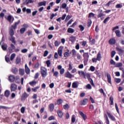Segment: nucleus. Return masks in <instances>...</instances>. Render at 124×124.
<instances>
[{"mask_svg": "<svg viewBox=\"0 0 124 124\" xmlns=\"http://www.w3.org/2000/svg\"><path fill=\"white\" fill-rule=\"evenodd\" d=\"M92 25V20H89L88 22V27H91Z\"/></svg>", "mask_w": 124, "mask_h": 124, "instance_id": "63", "label": "nucleus"}, {"mask_svg": "<svg viewBox=\"0 0 124 124\" xmlns=\"http://www.w3.org/2000/svg\"><path fill=\"white\" fill-rule=\"evenodd\" d=\"M109 20H110V17H107L104 20V24H106V23H107V22H108L109 21Z\"/></svg>", "mask_w": 124, "mask_h": 124, "instance_id": "51", "label": "nucleus"}, {"mask_svg": "<svg viewBox=\"0 0 124 124\" xmlns=\"http://www.w3.org/2000/svg\"><path fill=\"white\" fill-rule=\"evenodd\" d=\"M63 108L65 110H68L69 109V105L66 104L63 106Z\"/></svg>", "mask_w": 124, "mask_h": 124, "instance_id": "41", "label": "nucleus"}, {"mask_svg": "<svg viewBox=\"0 0 124 124\" xmlns=\"http://www.w3.org/2000/svg\"><path fill=\"white\" fill-rule=\"evenodd\" d=\"M117 51H118V52H119L120 54H123V53H124V50H123V49H122V48H120V47H117L116 48Z\"/></svg>", "mask_w": 124, "mask_h": 124, "instance_id": "36", "label": "nucleus"}, {"mask_svg": "<svg viewBox=\"0 0 124 124\" xmlns=\"http://www.w3.org/2000/svg\"><path fill=\"white\" fill-rule=\"evenodd\" d=\"M67 5L66 3H63L62 8H65L66 12L67 13L68 12V7H67Z\"/></svg>", "mask_w": 124, "mask_h": 124, "instance_id": "19", "label": "nucleus"}, {"mask_svg": "<svg viewBox=\"0 0 124 124\" xmlns=\"http://www.w3.org/2000/svg\"><path fill=\"white\" fill-rule=\"evenodd\" d=\"M75 118H76V117L75 116V115H73L72 116V123H75Z\"/></svg>", "mask_w": 124, "mask_h": 124, "instance_id": "49", "label": "nucleus"}, {"mask_svg": "<svg viewBox=\"0 0 124 124\" xmlns=\"http://www.w3.org/2000/svg\"><path fill=\"white\" fill-rule=\"evenodd\" d=\"M115 81L116 83H120V82L122 81V79H121V78H115Z\"/></svg>", "mask_w": 124, "mask_h": 124, "instance_id": "55", "label": "nucleus"}, {"mask_svg": "<svg viewBox=\"0 0 124 124\" xmlns=\"http://www.w3.org/2000/svg\"><path fill=\"white\" fill-rule=\"evenodd\" d=\"M74 31H75L74 29L72 28H68L67 30V32H69V33H73Z\"/></svg>", "mask_w": 124, "mask_h": 124, "instance_id": "24", "label": "nucleus"}, {"mask_svg": "<svg viewBox=\"0 0 124 124\" xmlns=\"http://www.w3.org/2000/svg\"><path fill=\"white\" fill-rule=\"evenodd\" d=\"M39 66H40V65L39 64V62H36L34 65V68H36L37 69H38L39 68Z\"/></svg>", "mask_w": 124, "mask_h": 124, "instance_id": "27", "label": "nucleus"}, {"mask_svg": "<svg viewBox=\"0 0 124 124\" xmlns=\"http://www.w3.org/2000/svg\"><path fill=\"white\" fill-rule=\"evenodd\" d=\"M25 31H26V28H21L20 30V32L21 34H23Z\"/></svg>", "mask_w": 124, "mask_h": 124, "instance_id": "31", "label": "nucleus"}, {"mask_svg": "<svg viewBox=\"0 0 124 124\" xmlns=\"http://www.w3.org/2000/svg\"><path fill=\"white\" fill-rule=\"evenodd\" d=\"M48 54V52L47 50H46L44 54V57H47V55Z\"/></svg>", "mask_w": 124, "mask_h": 124, "instance_id": "64", "label": "nucleus"}, {"mask_svg": "<svg viewBox=\"0 0 124 124\" xmlns=\"http://www.w3.org/2000/svg\"><path fill=\"white\" fill-rule=\"evenodd\" d=\"M46 63L47 64V67H49L50 65L51 64V62L49 60H48V61H46Z\"/></svg>", "mask_w": 124, "mask_h": 124, "instance_id": "57", "label": "nucleus"}, {"mask_svg": "<svg viewBox=\"0 0 124 124\" xmlns=\"http://www.w3.org/2000/svg\"><path fill=\"white\" fill-rule=\"evenodd\" d=\"M58 55L62 57V46H60L58 48Z\"/></svg>", "mask_w": 124, "mask_h": 124, "instance_id": "11", "label": "nucleus"}, {"mask_svg": "<svg viewBox=\"0 0 124 124\" xmlns=\"http://www.w3.org/2000/svg\"><path fill=\"white\" fill-rule=\"evenodd\" d=\"M48 107L50 112H53V111H54V104H49Z\"/></svg>", "mask_w": 124, "mask_h": 124, "instance_id": "13", "label": "nucleus"}, {"mask_svg": "<svg viewBox=\"0 0 124 124\" xmlns=\"http://www.w3.org/2000/svg\"><path fill=\"white\" fill-rule=\"evenodd\" d=\"M25 72L26 74H30L31 73V70H30V68H29V67H28V65L27 64H25Z\"/></svg>", "mask_w": 124, "mask_h": 124, "instance_id": "10", "label": "nucleus"}, {"mask_svg": "<svg viewBox=\"0 0 124 124\" xmlns=\"http://www.w3.org/2000/svg\"><path fill=\"white\" fill-rule=\"evenodd\" d=\"M19 74L20 75H21L22 76H23V75H24V74H25V70H24L23 69H19Z\"/></svg>", "mask_w": 124, "mask_h": 124, "instance_id": "25", "label": "nucleus"}, {"mask_svg": "<svg viewBox=\"0 0 124 124\" xmlns=\"http://www.w3.org/2000/svg\"><path fill=\"white\" fill-rule=\"evenodd\" d=\"M115 7L116 8H122V7H123V5L121 4H118L116 5Z\"/></svg>", "mask_w": 124, "mask_h": 124, "instance_id": "47", "label": "nucleus"}, {"mask_svg": "<svg viewBox=\"0 0 124 124\" xmlns=\"http://www.w3.org/2000/svg\"><path fill=\"white\" fill-rule=\"evenodd\" d=\"M65 77L71 79L72 77H74V76L72 75V74H71L69 72H67L65 74Z\"/></svg>", "mask_w": 124, "mask_h": 124, "instance_id": "5", "label": "nucleus"}, {"mask_svg": "<svg viewBox=\"0 0 124 124\" xmlns=\"http://www.w3.org/2000/svg\"><path fill=\"white\" fill-rule=\"evenodd\" d=\"M62 65H60L58 66V69L60 70L61 74H62Z\"/></svg>", "mask_w": 124, "mask_h": 124, "instance_id": "40", "label": "nucleus"}, {"mask_svg": "<svg viewBox=\"0 0 124 124\" xmlns=\"http://www.w3.org/2000/svg\"><path fill=\"white\" fill-rule=\"evenodd\" d=\"M9 39L10 41H11V42H12L14 44H16V41H15V38L14 36H11V37L9 38Z\"/></svg>", "mask_w": 124, "mask_h": 124, "instance_id": "8", "label": "nucleus"}, {"mask_svg": "<svg viewBox=\"0 0 124 124\" xmlns=\"http://www.w3.org/2000/svg\"><path fill=\"white\" fill-rule=\"evenodd\" d=\"M110 62V64H112L113 65H116V62H115L114 60H111Z\"/></svg>", "mask_w": 124, "mask_h": 124, "instance_id": "54", "label": "nucleus"}, {"mask_svg": "<svg viewBox=\"0 0 124 124\" xmlns=\"http://www.w3.org/2000/svg\"><path fill=\"white\" fill-rule=\"evenodd\" d=\"M69 56V52H66L64 53V56L65 58H67Z\"/></svg>", "mask_w": 124, "mask_h": 124, "instance_id": "53", "label": "nucleus"}, {"mask_svg": "<svg viewBox=\"0 0 124 124\" xmlns=\"http://www.w3.org/2000/svg\"><path fill=\"white\" fill-rule=\"evenodd\" d=\"M10 94V92H9V91L6 90L5 92L4 95L5 96H6V97H8Z\"/></svg>", "mask_w": 124, "mask_h": 124, "instance_id": "23", "label": "nucleus"}, {"mask_svg": "<svg viewBox=\"0 0 124 124\" xmlns=\"http://www.w3.org/2000/svg\"><path fill=\"white\" fill-rule=\"evenodd\" d=\"M27 52H28V49L27 48H24L21 50V52L25 53H27Z\"/></svg>", "mask_w": 124, "mask_h": 124, "instance_id": "60", "label": "nucleus"}, {"mask_svg": "<svg viewBox=\"0 0 124 124\" xmlns=\"http://www.w3.org/2000/svg\"><path fill=\"white\" fill-rule=\"evenodd\" d=\"M53 120H55V117L54 116H51L48 118V121H52Z\"/></svg>", "mask_w": 124, "mask_h": 124, "instance_id": "59", "label": "nucleus"}, {"mask_svg": "<svg viewBox=\"0 0 124 124\" xmlns=\"http://www.w3.org/2000/svg\"><path fill=\"white\" fill-rule=\"evenodd\" d=\"M92 17H94V14H93V13H90L89 14L88 18H92Z\"/></svg>", "mask_w": 124, "mask_h": 124, "instance_id": "45", "label": "nucleus"}, {"mask_svg": "<svg viewBox=\"0 0 124 124\" xmlns=\"http://www.w3.org/2000/svg\"><path fill=\"white\" fill-rule=\"evenodd\" d=\"M15 57H16V54L15 53L12 54L10 57V61H13V60H14V59L15 58Z\"/></svg>", "mask_w": 124, "mask_h": 124, "instance_id": "26", "label": "nucleus"}, {"mask_svg": "<svg viewBox=\"0 0 124 124\" xmlns=\"http://www.w3.org/2000/svg\"><path fill=\"white\" fill-rule=\"evenodd\" d=\"M115 67H122V66H123V63H122L121 62H118V63L115 64Z\"/></svg>", "mask_w": 124, "mask_h": 124, "instance_id": "29", "label": "nucleus"}, {"mask_svg": "<svg viewBox=\"0 0 124 124\" xmlns=\"http://www.w3.org/2000/svg\"><path fill=\"white\" fill-rule=\"evenodd\" d=\"M83 57L85 60L86 61H89V58H90V55H89V53L84 52L83 54Z\"/></svg>", "mask_w": 124, "mask_h": 124, "instance_id": "6", "label": "nucleus"}, {"mask_svg": "<svg viewBox=\"0 0 124 124\" xmlns=\"http://www.w3.org/2000/svg\"><path fill=\"white\" fill-rule=\"evenodd\" d=\"M107 78H108V81L109 84H111V75H110V74L108 73L107 74Z\"/></svg>", "mask_w": 124, "mask_h": 124, "instance_id": "18", "label": "nucleus"}, {"mask_svg": "<svg viewBox=\"0 0 124 124\" xmlns=\"http://www.w3.org/2000/svg\"><path fill=\"white\" fill-rule=\"evenodd\" d=\"M58 75H59V72L58 71L54 72L53 74V76H54V77H58Z\"/></svg>", "mask_w": 124, "mask_h": 124, "instance_id": "52", "label": "nucleus"}, {"mask_svg": "<svg viewBox=\"0 0 124 124\" xmlns=\"http://www.w3.org/2000/svg\"><path fill=\"white\" fill-rule=\"evenodd\" d=\"M79 84V82L78 81H75L73 83L72 87L74 89H76L78 88V84Z\"/></svg>", "mask_w": 124, "mask_h": 124, "instance_id": "9", "label": "nucleus"}, {"mask_svg": "<svg viewBox=\"0 0 124 124\" xmlns=\"http://www.w3.org/2000/svg\"><path fill=\"white\" fill-rule=\"evenodd\" d=\"M1 48L3 51H6L7 50V45L6 44L2 45Z\"/></svg>", "mask_w": 124, "mask_h": 124, "instance_id": "15", "label": "nucleus"}, {"mask_svg": "<svg viewBox=\"0 0 124 124\" xmlns=\"http://www.w3.org/2000/svg\"><path fill=\"white\" fill-rule=\"evenodd\" d=\"M0 109H8V107L3 106H0Z\"/></svg>", "mask_w": 124, "mask_h": 124, "instance_id": "61", "label": "nucleus"}, {"mask_svg": "<svg viewBox=\"0 0 124 124\" xmlns=\"http://www.w3.org/2000/svg\"><path fill=\"white\" fill-rule=\"evenodd\" d=\"M29 96V94L27 93H24L22 96V97H23L24 98H27Z\"/></svg>", "mask_w": 124, "mask_h": 124, "instance_id": "39", "label": "nucleus"}, {"mask_svg": "<svg viewBox=\"0 0 124 124\" xmlns=\"http://www.w3.org/2000/svg\"><path fill=\"white\" fill-rule=\"evenodd\" d=\"M62 100L61 99H58L57 101V104H58V105L62 104Z\"/></svg>", "mask_w": 124, "mask_h": 124, "instance_id": "48", "label": "nucleus"}, {"mask_svg": "<svg viewBox=\"0 0 124 124\" xmlns=\"http://www.w3.org/2000/svg\"><path fill=\"white\" fill-rule=\"evenodd\" d=\"M41 73L42 77L45 78L47 75H48V74L47 73V69L44 67H41Z\"/></svg>", "mask_w": 124, "mask_h": 124, "instance_id": "1", "label": "nucleus"}, {"mask_svg": "<svg viewBox=\"0 0 124 124\" xmlns=\"http://www.w3.org/2000/svg\"><path fill=\"white\" fill-rule=\"evenodd\" d=\"M84 78L85 79H86L87 78V79L89 80H91V75L89 74H86L84 76Z\"/></svg>", "mask_w": 124, "mask_h": 124, "instance_id": "21", "label": "nucleus"}, {"mask_svg": "<svg viewBox=\"0 0 124 124\" xmlns=\"http://www.w3.org/2000/svg\"><path fill=\"white\" fill-rule=\"evenodd\" d=\"M33 1L32 0H26L24 2V4L28 5L29 3H33Z\"/></svg>", "mask_w": 124, "mask_h": 124, "instance_id": "16", "label": "nucleus"}, {"mask_svg": "<svg viewBox=\"0 0 124 124\" xmlns=\"http://www.w3.org/2000/svg\"><path fill=\"white\" fill-rule=\"evenodd\" d=\"M54 44H55V46H56V47H58V46H59L60 44H61V42L56 41L55 42Z\"/></svg>", "mask_w": 124, "mask_h": 124, "instance_id": "42", "label": "nucleus"}, {"mask_svg": "<svg viewBox=\"0 0 124 124\" xmlns=\"http://www.w3.org/2000/svg\"><path fill=\"white\" fill-rule=\"evenodd\" d=\"M109 100L110 101V105H113L114 104V98H113V97H110Z\"/></svg>", "mask_w": 124, "mask_h": 124, "instance_id": "37", "label": "nucleus"}, {"mask_svg": "<svg viewBox=\"0 0 124 124\" xmlns=\"http://www.w3.org/2000/svg\"><path fill=\"white\" fill-rule=\"evenodd\" d=\"M12 72H13L14 74H16V73H18V69H17V68H13L12 70Z\"/></svg>", "mask_w": 124, "mask_h": 124, "instance_id": "20", "label": "nucleus"}, {"mask_svg": "<svg viewBox=\"0 0 124 124\" xmlns=\"http://www.w3.org/2000/svg\"><path fill=\"white\" fill-rule=\"evenodd\" d=\"M5 60L6 62H8V63H11L10 62V59H9V57H7V56L5 57Z\"/></svg>", "mask_w": 124, "mask_h": 124, "instance_id": "33", "label": "nucleus"}, {"mask_svg": "<svg viewBox=\"0 0 124 124\" xmlns=\"http://www.w3.org/2000/svg\"><path fill=\"white\" fill-rule=\"evenodd\" d=\"M9 34L11 35V36H13V35L14 34V31L13 29H11L9 31Z\"/></svg>", "mask_w": 124, "mask_h": 124, "instance_id": "38", "label": "nucleus"}, {"mask_svg": "<svg viewBox=\"0 0 124 124\" xmlns=\"http://www.w3.org/2000/svg\"><path fill=\"white\" fill-rule=\"evenodd\" d=\"M116 55V51H112L111 53V58H113L114 56Z\"/></svg>", "mask_w": 124, "mask_h": 124, "instance_id": "58", "label": "nucleus"}, {"mask_svg": "<svg viewBox=\"0 0 124 124\" xmlns=\"http://www.w3.org/2000/svg\"><path fill=\"white\" fill-rule=\"evenodd\" d=\"M12 19V16L11 15H10L8 16L7 20L10 22V23H11V19Z\"/></svg>", "mask_w": 124, "mask_h": 124, "instance_id": "44", "label": "nucleus"}, {"mask_svg": "<svg viewBox=\"0 0 124 124\" xmlns=\"http://www.w3.org/2000/svg\"><path fill=\"white\" fill-rule=\"evenodd\" d=\"M15 46L13 44L10 45V46L8 47V51L10 53H13L15 50Z\"/></svg>", "mask_w": 124, "mask_h": 124, "instance_id": "2", "label": "nucleus"}, {"mask_svg": "<svg viewBox=\"0 0 124 124\" xmlns=\"http://www.w3.org/2000/svg\"><path fill=\"white\" fill-rule=\"evenodd\" d=\"M100 59H101V53H100V52H99L97 54L96 59L97 60V61H100Z\"/></svg>", "mask_w": 124, "mask_h": 124, "instance_id": "30", "label": "nucleus"}, {"mask_svg": "<svg viewBox=\"0 0 124 124\" xmlns=\"http://www.w3.org/2000/svg\"><path fill=\"white\" fill-rule=\"evenodd\" d=\"M30 85H31V86H33V85H35L36 84V81L33 80L32 81H31L29 83Z\"/></svg>", "mask_w": 124, "mask_h": 124, "instance_id": "46", "label": "nucleus"}, {"mask_svg": "<svg viewBox=\"0 0 124 124\" xmlns=\"http://www.w3.org/2000/svg\"><path fill=\"white\" fill-rule=\"evenodd\" d=\"M39 6H42V5H44V6H45L46 5V2L45 1H42L40 2V3H38Z\"/></svg>", "mask_w": 124, "mask_h": 124, "instance_id": "35", "label": "nucleus"}, {"mask_svg": "<svg viewBox=\"0 0 124 124\" xmlns=\"http://www.w3.org/2000/svg\"><path fill=\"white\" fill-rule=\"evenodd\" d=\"M115 33L118 37H121V31L119 30H116L115 31Z\"/></svg>", "mask_w": 124, "mask_h": 124, "instance_id": "28", "label": "nucleus"}, {"mask_svg": "<svg viewBox=\"0 0 124 124\" xmlns=\"http://www.w3.org/2000/svg\"><path fill=\"white\" fill-rule=\"evenodd\" d=\"M17 90V85L15 84H12L11 86V92H15Z\"/></svg>", "mask_w": 124, "mask_h": 124, "instance_id": "3", "label": "nucleus"}, {"mask_svg": "<svg viewBox=\"0 0 124 124\" xmlns=\"http://www.w3.org/2000/svg\"><path fill=\"white\" fill-rule=\"evenodd\" d=\"M57 113H58V116H59V117H60V118H62V111L58 110Z\"/></svg>", "mask_w": 124, "mask_h": 124, "instance_id": "32", "label": "nucleus"}, {"mask_svg": "<svg viewBox=\"0 0 124 124\" xmlns=\"http://www.w3.org/2000/svg\"><path fill=\"white\" fill-rule=\"evenodd\" d=\"M78 73L79 75H80V76H82V75L83 76H85V73L83 71H78Z\"/></svg>", "mask_w": 124, "mask_h": 124, "instance_id": "43", "label": "nucleus"}, {"mask_svg": "<svg viewBox=\"0 0 124 124\" xmlns=\"http://www.w3.org/2000/svg\"><path fill=\"white\" fill-rule=\"evenodd\" d=\"M72 52L73 54V56L74 57H75V56H76V50H75V49H73L72 50Z\"/></svg>", "mask_w": 124, "mask_h": 124, "instance_id": "56", "label": "nucleus"}, {"mask_svg": "<svg viewBox=\"0 0 124 124\" xmlns=\"http://www.w3.org/2000/svg\"><path fill=\"white\" fill-rule=\"evenodd\" d=\"M107 114L108 118H109V119H110L111 121H113V122H115V121H116V118H115V117L111 114L110 112H107Z\"/></svg>", "mask_w": 124, "mask_h": 124, "instance_id": "4", "label": "nucleus"}, {"mask_svg": "<svg viewBox=\"0 0 124 124\" xmlns=\"http://www.w3.org/2000/svg\"><path fill=\"white\" fill-rule=\"evenodd\" d=\"M78 28H79L81 31H84V26H83L82 25H80L79 26H78Z\"/></svg>", "mask_w": 124, "mask_h": 124, "instance_id": "50", "label": "nucleus"}, {"mask_svg": "<svg viewBox=\"0 0 124 124\" xmlns=\"http://www.w3.org/2000/svg\"><path fill=\"white\" fill-rule=\"evenodd\" d=\"M25 107H23L21 108V112L22 113V114H24V113H25Z\"/></svg>", "mask_w": 124, "mask_h": 124, "instance_id": "62", "label": "nucleus"}, {"mask_svg": "<svg viewBox=\"0 0 124 124\" xmlns=\"http://www.w3.org/2000/svg\"><path fill=\"white\" fill-rule=\"evenodd\" d=\"M79 114L81 116L84 120H86L87 119V117L85 115V114L83 113L82 111H79Z\"/></svg>", "mask_w": 124, "mask_h": 124, "instance_id": "17", "label": "nucleus"}, {"mask_svg": "<svg viewBox=\"0 0 124 124\" xmlns=\"http://www.w3.org/2000/svg\"><path fill=\"white\" fill-rule=\"evenodd\" d=\"M40 88V86H36L35 88H32V91L34 93H36L37 92V90Z\"/></svg>", "mask_w": 124, "mask_h": 124, "instance_id": "34", "label": "nucleus"}, {"mask_svg": "<svg viewBox=\"0 0 124 124\" xmlns=\"http://www.w3.org/2000/svg\"><path fill=\"white\" fill-rule=\"evenodd\" d=\"M89 102V100L87 98L84 99L83 100L81 101L80 105H86L87 103Z\"/></svg>", "mask_w": 124, "mask_h": 124, "instance_id": "7", "label": "nucleus"}, {"mask_svg": "<svg viewBox=\"0 0 124 124\" xmlns=\"http://www.w3.org/2000/svg\"><path fill=\"white\" fill-rule=\"evenodd\" d=\"M9 80L10 82H14V81H15V77L14 76H10L9 77Z\"/></svg>", "mask_w": 124, "mask_h": 124, "instance_id": "14", "label": "nucleus"}, {"mask_svg": "<svg viewBox=\"0 0 124 124\" xmlns=\"http://www.w3.org/2000/svg\"><path fill=\"white\" fill-rule=\"evenodd\" d=\"M108 42L109 44L113 45L116 43V40H115V39L112 38L109 40Z\"/></svg>", "mask_w": 124, "mask_h": 124, "instance_id": "12", "label": "nucleus"}, {"mask_svg": "<svg viewBox=\"0 0 124 124\" xmlns=\"http://www.w3.org/2000/svg\"><path fill=\"white\" fill-rule=\"evenodd\" d=\"M16 64H19V63H20V62H21V58H20V57H17L16 58Z\"/></svg>", "mask_w": 124, "mask_h": 124, "instance_id": "22", "label": "nucleus"}]
</instances>
